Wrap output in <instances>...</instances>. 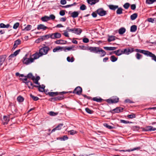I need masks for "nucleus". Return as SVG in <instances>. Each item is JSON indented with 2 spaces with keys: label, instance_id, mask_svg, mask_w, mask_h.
I'll return each instance as SVG.
<instances>
[{
  "label": "nucleus",
  "instance_id": "f704fd0d",
  "mask_svg": "<svg viewBox=\"0 0 156 156\" xmlns=\"http://www.w3.org/2000/svg\"><path fill=\"white\" fill-rule=\"evenodd\" d=\"M111 61L113 62L116 61L118 59V58L115 57L114 55H112L110 58Z\"/></svg>",
  "mask_w": 156,
  "mask_h": 156
},
{
  "label": "nucleus",
  "instance_id": "13d9d810",
  "mask_svg": "<svg viewBox=\"0 0 156 156\" xmlns=\"http://www.w3.org/2000/svg\"><path fill=\"white\" fill-rule=\"evenodd\" d=\"M126 30H118V33L120 35H122L126 32Z\"/></svg>",
  "mask_w": 156,
  "mask_h": 156
},
{
  "label": "nucleus",
  "instance_id": "393cba45",
  "mask_svg": "<svg viewBox=\"0 0 156 156\" xmlns=\"http://www.w3.org/2000/svg\"><path fill=\"white\" fill-rule=\"evenodd\" d=\"M104 48L107 50H115L117 48L115 47H104Z\"/></svg>",
  "mask_w": 156,
  "mask_h": 156
},
{
  "label": "nucleus",
  "instance_id": "ddd939ff",
  "mask_svg": "<svg viewBox=\"0 0 156 156\" xmlns=\"http://www.w3.org/2000/svg\"><path fill=\"white\" fill-rule=\"evenodd\" d=\"M114 54H115L117 56H120L123 54V49H119L117 50L113 51Z\"/></svg>",
  "mask_w": 156,
  "mask_h": 156
},
{
  "label": "nucleus",
  "instance_id": "cd10ccee",
  "mask_svg": "<svg viewBox=\"0 0 156 156\" xmlns=\"http://www.w3.org/2000/svg\"><path fill=\"white\" fill-rule=\"evenodd\" d=\"M79 13L77 11L73 12L71 14V16L73 18H76L78 17Z\"/></svg>",
  "mask_w": 156,
  "mask_h": 156
},
{
  "label": "nucleus",
  "instance_id": "b1692460",
  "mask_svg": "<svg viewBox=\"0 0 156 156\" xmlns=\"http://www.w3.org/2000/svg\"><path fill=\"white\" fill-rule=\"evenodd\" d=\"M33 55L34 56V58H33L34 59V60L37 59L39 57L42 56V55H41V54H39V53L36 52Z\"/></svg>",
  "mask_w": 156,
  "mask_h": 156
},
{
  "label": "nucleus",
  "instance_id": "473e14b6",
  "mask_svg": "<svg viewBox=\"0 0 156 156\" xmlns=\"http://www.w3.org/2000/svg\"><path fill=\"white\" fill-rule=\"evenodd\" d=\"M122 9L121 8H117V9L116 11V14H121L122 13Z\"/></svg>",
  "mask_w": 156,
  "mask_h": 156
},
{
  "label": "nucleus",
  "instance_id": "72a5a7b5",
  "mask_svg": "<svg viewBox=\"0 0 156 156\" xmlns=\"http://www.w3.org/2000/svg\"><path fill=\"white\" fill-rule=\"evenodd\" d=\"M137 14L135 13L130 16V19L132 20H135L137 17Z\"/></svg>",
  "mask_w": 156,
  "mask_h": 156
},
{
  "label": "nucleus",
  "instance_id": "bb28decb",
  "mask_svg": "<svg viewBox=\"0 0 156 156\" xmlns=\"http://www.w3.org/2000/svg\"><path fill=\"white\" fill-rule=\"evenodd\" d=\"M37 29H48L47 27L44 26L43 24H40L38 25L37 27Z\"/></svg>",
  "mask_w": 156,
  "mask_h": 156
},
{
  "label": "nucleus",
  "instance_id": "e433bc0d",
  "mask_svg": "<svg viewBox=\"0 0 156 156\" xmlns=\"http://www.w3.org/2000/svg\"><path fill=\"white\" fill-rule=\"evenodd\" d=\"M51 34H49L48 35H45L41 36V37H42L43 40H45V39H47L49 38V37H50Z\"/></svg>",
  "mask_w": 156,
  "mask_h": 156
},
{
  "label": "nucleus",
  "instance_id": "a18cd8bd",
  "mask_svg": "<svg viewBox=\"0 0 156 156\" xmlns=\"http://www.w3.org/2000/svg\"><path fill=\"white\" fill-rule=\"evenodd\" d=\"M130 6V4L129 3H125L123 5L124 8L126 9H127Z\"/></svg>",
  "mask_w": 156,
  "mask_h": 156
},
{
  "label": "nucleus",
  "instance_id": "bf43d9fd",
  "mask_svg": "<svg viewBox=\"0 0 156 156\" xmlns=\"http://www.w3.org/2000/svg\"><path fill=\"white\" fill-rule=\"evenodd\" d=\"M20 51V50L19 49L15 51L13 53L14 55H15V56H16L17 55H18Z\"/></svg>",
  "mask_w": 156,
  "mask_h": 156
},
{
  "label": "nucleus",
  "instance_id": "f03ea898",
  "mask_svg": "<svg viewBox=\"0 0 156 156\" xmlns=\"http://www.w3.org/2000/svg\"><path fill=\"white\" fill-rule=\"evenodd\" d=\"M135 51L138 52L142 53L147 56H149L152 59L156 62V56L154 54L148 51L136 49Z\"/></svg>",
  "mask_w": 156,
  "mask_h": 156
},
{
  "label": "nucleus",
  "instance_id": "e2e57ef3",
  "mask_svg": "<svg viewBox=\"0 0 156 156\" xmlns=\"http://www.w3.org/2000/svg\"><path fill=\"white\" fill-rule=\"evenodd\" d=\"M128 55L134 51L133 48H132L131 49L128 48Z\"/></svg>",
  "mask_w": 156,
  "mask_h": 156
},
{
  "label": "nucleus",
  "instance_id": "2f4dec72",
  "mask_svg": "<svg viewBox=\"0 0 156 156\" xmlns=\"http://www.w3.org/2000/svg\"><path fill=\"white\" fill-rule=\"evenodd\" d=\"M17 100L19 102H22L23 101L24 98L23 97L19 96L17 98Z\"/></svg>",
  "mask_w": 156,
  "mask_h": 156
},
{
  "label": "nucleus",
  "instance_id": "9d476101",
  "mask_svg": "<svg viewBox=\"0 0 156 156\" xmlns=\"http://www.w3.org/2000/svg\"><path fill=\"white\" fill-rule=\"evenodd\" d=\"M143 131H148L156 130V128H154L151 126H147L145 128H141Z\"/></svg>",
  "mask_w": 156,
  "mask_h": 156
},
{
  "label": "nucleus",
  "instance_id": "a211bd4d",
  "mask_svg": "<svg viewBox=\"0 0 156 156\" xmlns=\"http://www.w3.org/2000/svg\"><path fill=\"white\" fill-rule=\"evenodd\" d=\"M108 7L110 9L113 11H115L116 9L118 8V6L113 5H108Z\"/></svg>",
  "mask_w": 156,
  "mask_h": 156
},
{
  "label": "nucleus",
  "instance_id": "8fccbe9b",
  "mask_svg": "<svg viewBox=\"0 0 156 156\" xmlns=\"http://www.w3.org/2000/svg\"><path fill=\"white\" fill-rule=\"evenodd\" d=\"M43 41V40L42 37L41 36L35 41V42L38 43L42 41Z\"/></svg>",
  "mask_w": 156,
  "mask_h": 156
},
{
  "label": "nucleus",
  "instance_id": "7ed1b4c3",
  "mask_svg": "<svg viewBox=\"0 0 156 156\" xmlns=\"http://www.w3.org/2000/svg\"><path fill=\"white\" fill-rule=\"evenodd\" d=\"M27 55H26L22 59V62L23 63L26 65H28L34 61V59L32 58H27Z\"/></svg>",
  "mask_w": 156,
  "mask_h": 156
},
{
  "label": "nucleus",
  "instance_id": "6e6d98bb",
  "mask_svg": "<svg viewBox=\"0 0 156 156\" xmlns=\"http://www.w3.org/2000/svg\"><path fill=\"white\" fill-rule=\"evenodd\" d=\"M19 25H20L19 23H18V22H17L14 24L13 26V28L14 29H16L19 26Z\"/></svg>",
  "mask_w": 156,
  "mask_h": 156
},
{
  "label": "nucleus",
  "instance_id": "69168bd1",
  "mask_svg": "<svg viewBox=\"0 0 156 156\" xmlns=\"http://www.w3.org/2000/svg\"><path fill=\"white\" fill-rule=\"evenodd\" d=\"M127 50L128 48H125L123 49L124 54H125L126 55H128Z\"/></svg>",
  "mask_w": 156,
  "mask_h": 156
},
{
  "label": "nucleus",
  "instance_id": "79ce46f5",
  "mask_svg": "<svg viewBox=\"0 0 156 156\" xmlns=\"http://www.w3.org/2000/svg\"><path fill=\"white\" fill-rule=\"evenodd\" d=\"M86 111L88 113L90 114H92L94 111L93 110H90L89 108H86L85 109Z\"/></svg>",
  "mask_w": 156,
  "mask_h": 156
},
{
  "label": "nucleus",
  "instance_id": "5fc2aeb1",
  "mask_svg": "<svg viewBox=\"0 0 156 156\" xmlns=\"http://www.w3.org/2000/svg\"><path fill=\"white\" fill-rule=\"evenodd\" d=\"M63 125V124H60L55 127L56 128L57 130H59L62 128V127Z\"/></svg>",
  "mask_w": 156,
  "mask_h": 156
},
{
  "label": "nucleus",
  "instance_id": "6e6552de",
  "mask_svg": "<svg viewBox=\"0 0 156 156\" xmlns=\"http://www.w3.org/2000/svg\"><path fill=\"white\" fill-rule=\"evenodd\" d=\"M82 91V88L78 86L76 87L74 90L73 92V93L76 94L77 95H80Z\"/></svg>",
  "mask_w": 156,
  "mask_h": 156
},
{
  "label": "nucleus",
  "instance_id": "49530a36",
  "mask_svg": "<svg viewBox=\"0 0 156 156\" xmlns=\"http://www.w3.org/2000/svg\"><path fill=\"white\" fill-rule=\"evenodd\" d=\"M120 122L121 123H124V124H128V123H132V122L128 121H126L124 120L121 119L120 120Z\"/></svg>",
  "mask_w": 156,
  "mask_h": 156
},
{
  "label": "nucleus",
  "instance_id": "f8f14e48",
  "mask_svg": "<svg viewBox=\"0 0 156 156\" xmlns=\"http://www.w3.org/2000/svg\"><path fill=\"white\" fill-rule=\"evenodd\" d=\"M63 49H64V47H61L59 46H57L53 49V51L54 52H58L63 50Z\"/></svg>",
  "mask_w": 156,
  "mask_h": 156
},
{
  "label": "nucleus",
  "instance_id": "338daca9",
  "mask_svg": "<svg viewBox=\"0 0 156 156\" xmlns=\"http://www.w3.org/2000/svg\"><path fill=\"white\" fill-rule=\"evenodd\" d=\"M65 11L63 10L59 12L60 15L61 16H63L65 15Z\"/></svg>",
  "mask_w": 156,
  "mask_h": 156
},
{
  "label": "nucleus",
  "instance_id": "58836bf2",
  "mask_svg": "<svg viewBox=\"0 0 156 156\" xmlns=\"http://www.w3.org/2000/svg\"><path fill=\"white\" fill-rule=\"evenodd\" d=\"M30 97L34 101H37L39 100V98L37 96H35L32 94H30Z\"/></svg>",
  "mask_w": 156,
  "mask_h": 156
},
{
  "label": "nucleus",
  "instance_id": "680f3d73",
  "mask_svg": "<svg viewBox=\"0 0 156 156\" xmlns=\"http://www.w3.org/2000/svg\"><path fill=\"white\" fill-rule=\"evenodd\" d=\"M49 20L51 19L53 20L55 19V16L54 15L51 14L50 15V16L49 17Z\"/></svg>",
  "mask_w": 156,
  "mask_h": 156
},
{
  "label": "nucleus",
  "instance_id": "1a4fd4ad",
  "mask_svg": "<svg viewBox=\"0 0 156 156\" xmlns=\"http://www.w3.org/2000/svg\"><path fill=\"white\" fill-rule=\"evenodd\" d=\"M50 38L52 39L59 38L61 37V34L60 33L55 32L54 33L51 34Z\"/></svg>",
  "mask_w": 156,
  "mask_h": 156
},
{
  "label": "nucleus",
  "instance_id": "052dcab7",
  "mask_svg": "<svg viewBox=\"0 0 156 156\" xmlns=\"http://www.w3.org/2000/svg\"><path fill=\"white\" fill-rule=\"evenodd\" d=\"M62 34L66 37H69L67 31H64V32Z\"/></svg>",
  "mask_w": 156,
  "mask_h": 156
},
{
  "label": "nucleus",
  "instance_id": "37998d69",
  "mask_svg": "<svg viewBox=\"0 0 156 156\" xmlns=\"http://www.w3.org/2000/svg\"><path fill=\"white\" fill-rule=\"evenodd\" d=\"M140 127L138 126H133L132 127V129L134 131H138Z\"/></svg>",
  "mask_w": 156,
  "mask_h": 156
},
{
  "label": "nucleus",
  "instance_id": "f3484780",
  "mask_svg": "<svg viewBox=\"0 0 156 156\" xmlns=\"http://www.w3.org/2000/svg\"><path fill=\"white\" fill-rule=\"evenodd\" d=\"M42 87H41V85H39L38 86H34V87H38V90L40 92H43L44 90V88L45 87V86L43 85H42Z\"/></svg>",
  "mask_w": 156,
  "mask_h": 156
},
{
  "label": "nucleus",
  "instance_id": "2eb2a0df",
  "mask_svg": "<svg viewBox=\"0 0 156 156\" xmlns=\"http://www.w3.org/2000/svg\"><path fill=\"white\" fill-rule=\"evenodd\" d=\"M0 27L2 28H12V27L9 24H7L5 25L3 23H1L0 24Z\"/></svg>",
  "mask_w": 156,
  "mask_h": 156
},
{
  "label": "nucleus",
  "instance_id": "aec40b11",
  "mask_svg": "<svg viewBox=\"0 0 156 156\" xmlns=\"http://www.w3.org/2000/svg\"><path fill=\"white\" fill-rule=\"evenodd\" d=\"M64 49H63V50L65 52H66L67 51H70V50H74V49H73L74 47V46L72 45L70 47H64Z\"/></svg>",
  "mask_w": 156,
  "mask_h": 156
},
{
  "label": "nucleus",
  "instance_id": "3c124183",
  "mask_svg": "<svg viewBox=\"0 0 156 156\" xmlns=\"http://www.w3.org/2000/svg\"><path fill=\"white\" fill-rule=\"evenodd\" d=\"M69 133L71 135H73L77 133V132L74 130H72L69 131Z\"/></svg>",
  "mask_w": 156,
  "mask_h": 156
},
{
  "label": "nucleus",
  "instance_id": "0eeeda50",
  "mask_svg": "<svg viewBox=\"0 0 156 156\" xmlns=\"http://www.w3.org/2000/svg\"><path fill=\"white\" fill-rule=\"evenodd\" d=\"M96 12L98 14L99 16H103L107 14L106 11L104 10L102 8H100L98 9L96 11Z\"/></svg>",
  "mask_w": 156,
  "mask_h": 156
},
{
  "label": "nucleus",
  "instance_id": "9b49d317",
  "mask_svg": "<svg viewBox=\"0 0 156 156\" xmlns=\"http://www.w3.org/2000/svg\"><path fill=\"white\" fill-rule=\"evenodd\" d=\"M141 149V147H137L135 148H134L132 149H128L126 150H119L120 152H130L132 151H133L135 150H138ZM117 151H118V150H116Z\"/></svg>",
  "mask_w": 156,
  "mask_h": 156
},
{
  "label": "nucleus",
  "instance_id": "09e8293b",
  "mask_svg": "<svg viewBox=\"0 0 156 156\" xmlns=\"http://www.w3.org/2000/svg\"><path fill=\"white\" fill-rule=\"evenodd\" d=\"M104 125L105 126L109 129H112L113 128V127L108 125L107 123H104Z\"/></svg>",
  "mask_w": 156,
  "mask_h": 156
},
{
  "label": "nucleus",
  "instance_id": "39448f33",
  "mask_svg": "<svg viewBox=\"0 0 156 156\" xmlns=\"http://www.w3.org/2000/svg\"><path fill=\"white\" fill-rule=\"evenodd\" d=\"M119 98L117 96H115L111 99H107L106 101L109 104L116 103L119 102Z\"/></svg>",
  "mask_w": 156,
  "mask_h": 156
},
{
  "label": "nucleus",
  "instance_id": "4468645a",
  "mask_svg": "<svg viewBox=\"0 0 156 156\" xmlns=\"http://www.w3.org/2000/svg\"><path fill=\"white\" fill-rule=\"evenodd\" d=\"M67 41L62 40H57L55 41V43L57 44H66Z\"/></svg>",
  "mask_w": 156,
  "mask_h": 156
},
{
  "label": "nucleus",
  "instance_id": "4c0bfd02",
  "mask_svg": "<svg viewBox=\"0 0 156 156\" xmlns=\"http://www.w3.org/2000/svg\"><path fill=\"white\" fill-rule=\"evenodd\" d=\"M156 2V0H146V3L148 4H151Z\"/></svg>",
  "mask_w": 156,
  "mask_h": 156
},
{
  "label": "nucleus",
  "instance_id": "c03bdc74",
  "mask_svg": "<svg viewBox=\"0 0 156 156\" xmlns=\"http://www.w3.org/2000/svg\"><path fill=\"white\" fill-rule=\"evenodd\" d=\"M68 139V137L66 135L62 137H60L59 139L61 141H64L67 140Z\"/></svg>",
  "mask_w": 156,
  "mask_h": 156
},
{
  "label": "nucleus",
  "instance_id": "4d7b16f0",
  "mask_svg": "<svg viewBox=\"0 0 156 156\" xmlns=\"http://www.w3.org/2000/svg\"><path fill=\"white\" fill-rule=\"evenodd\" d=\"M21 42V41L20 39H18L14 42V43L16 44V45H18L20 44Z\"/></svg>",
  "mask_w": 156,
  "mask_h": 156
},
{
  "label": "nucleus",
  "instance_id": "a878e982",
  "mask_svg": "<svg viewBox=\"0 0 156 156\" xmlns=\"http://www.w3.org/2000/svg\"><path fill=\"white\" fill-rule=\"evenodd\" d=\"M47 94H48L50 96L53 97L58 95V93L57 92H48Z\"/></svg>",
  "mask_w": 156,
  "mask_h": 156
},
{
  "label": "nucleus",
  "instance_id": "7c9ffc66",
  "mask_svg": "<svg viewBox=\"0 0 156 156\" xmlns=\"http://www.w3.org/2000/svg\"><path fill=\"white\" fill-rule=\"evenodd\" d=\"M41 20L43 22H46L49 20V18L47 16L42 17L41 19Z\"/></svg>",
  "mask_w": 156,
  "mask_h": 156
},
{
  "label": "nucleus",
  "instance_id": "0e129e2a",
  "mask_svg": "<svg viewBox=\"0 0 156 156\" xmlns=\"http://www.w3.org/2000/svg\"><path fill=\"white\" fill-rule=\"evenodd\" d=\"M83 41L84 43H87L89 42V40L87 38H84L83 39Z\"/></svg>",
  "mask_w": 156,
  "mask_h": 156
},
{
  "label": "nucleus",
  "instance_id": "6ab92c4d",
  "mask_svg": "<svg viewBox=\"0 0 156 156\" xmlns=\"http://www.w3.org/2000/svg\"><path fill=\"white\" fill-rule=\"evenodd\" d=\"M6 57V56L5 55L0 56V63L2 64L5 60Z\"/></svg>",
  "mask_w": 156,
  "mask_h": 156
},
{
  "label": "nucleus",
  "instance_id": "4be33fe9",
  "mask_svg": "<svg viewBox=\"0 0 156 156\" xmlns=\"http://www.w3.org/2000/svg\"><path fill=\"white\" fill-rule=\"evenodd\" d=\"M115 37L112 35H108V42H110L112 41L115 40Z\"/></svg>",
  "mask_w": 156,
  "mask_h": 156
},
{
  "label": "nucleus",
  "instance_id": "20e7f679",
  "mask_svg": "<svg viewBox=\"0 0 156 156\" xmlns=\"http://www.w3.org/2000/svg\"><path fill=\"white\" fill-rule=\"evenodd\" d=\"M49 50V48L47 46L43 47L40 49L39 54H41V55H46L47 54L48 51Z\"/></svg>",
  "mask_w": 156,
  "mask_h": 156
},
{
  "label": "nucleus",
  "instance_id": "de8ad7c7",
  "mask_svg": "<svg viewBox=\"0 0 156 156\" xmlns=\"http://www.w3.org/2000/svg\"><path fill=\"white\" fill-rule=\"evenodd\" d=\"M58 114V112H49V115L51 116H55Z\"/></svg>",
  "mask_w": 156,
  "mask_h": 156
},
{
  "label": "nucleus",
  "instance_id": "423d86ee",
  "mask_svg": "<svg viewBox=\"0 0 156 156\" xmlns=\"http://www.w3.org/2000/svg\"><path fill=\"white\" fill-rule=\"evenodd\" d=\"M124 108L121 107H117L115 108L114 109L110 111V112L112 114L115 113H119L122 112L123 111Z\"/></svg>",
  "mask_w": 156,
  "mask_h": 156
},
{
  "label": "nucleus",
  "instance_id": "ea45409f",
  "mask_svg": "<svg viewBox=\"0 0 156 156\" xmlns=\"http://www.w3.org/2000/svg\"><path fill=\"white\" fill-rule=\"evenodd\" d=\"M67 60L69 62H73L74 60V59L73 57H72L71 58L69 56L67 58Z\"/></svg>",
  "mask_w": 156,
  "mask_h": 156
},
{
  "label": "nucleus",
  "instance_id": "412c9836",
  "mask_svg": "<svg viewBox=\"0 0 156 156\" xmlns=\"http://www.w3.org/2000/svg\"><path fill=\"white\" fill-rule=\"evenodd\" d=\"M69 31H71L72 33L75 34H80L82 31V30H69Z\"/></svg>",
  "mask_w": 156,
  "mask_h": 156
},
{
  "label": "nucleus",
  "instance_id": "864d4df0",
  "mask_svg": "<svg viewBox=\"0 0 156 156\" xmlns=\"http://www.w3.org/2000/svg\"><path fill=\"white\" fill-rule=\"evenodd\" d=\"M87 7L84 4L82 5L80 7V9L81 10H84L86 9Z\"/></svg>",
  "mask_w": 156,
  "mask_h": 156
},
{
  "label": "nucleus",
  "instance_id": "603ef678",
  "mask_svg": "<svg viewBox=\"0 0 156 156\" xmlns=\"http://www.w3.org/2000/svg\"><path fill=\"white\" fill-rule=\"evenodd\" d=\"M127 117L129 119H133L136 117V115L134 114L128 115Z\"/></svg>",
  "mask_w": 156,
  "mask_h": 156
},
{
  "label": "nucleus",
  "instance_id": "774afa93",
  "mask_svg": "<svg viewBox=\"0 0 156 156\" xmlns=\"http://www.w3.org/2000/svg\"><path fill=\"white\" fill-rule=\"evenodd\" d=\"M136 8V5L135 4H132L131 5V9L133 10H134Z\"/></svg>",
  "mask_w": 156,
  "mask_h": 156
},
{
  "label": "nucleus",
  "instance_id": "a19ab883",
  "mask_svg": "<svg viewBox=\"0 0 156 156\" xmlns=\"http://www.w3.org/2000/svg\"><path fill=\"white\" fill-rule=\"evenodd\" d=\"M135 56L137 59L139 60L142 58V55L139 53H137L136 54Z\"/></svg>",
  "mask_w": 156,
  "mask_h": 156
},
{
  "label": "nucleus",
  "instance_id": "c9c22d12",
  "mask_svg": "<svg viewBox=\"0 0 156 156\" xmlns=\"http://www.w3.org/2000/svg\"><path fill=\"white\" fill-rule=\"evenodd\" d=\"M147 21L149 22L152 23H155L156 22V18H148L147 19Z\"/></svg>",
  "mask_w": 156,
  "mask_h": 156
},
{
  "label": "nucleus",
  "instance_id": "5701e85b",
  "mask_svg": "<svg viewBox=\"0 0 156 156\" xmlns=\"http://www.w3.org/2000/svg\"><path fill=\"white\" fill-rule=\"evenodd\" d=\"M99 1V0H87L88 3L91 5L95 4Z\"/></svg>",
  "mask_w": 156,
  "mask_h": 156
},
{
  "label": "nucleus",
  "instance_id": "c756f323",
  "mask_svg": "<svg viewBox=\"0 0 156 156\" xmlns=\"http://www.w3.org/2000/svg\"><path fill=\"white\" fill-rule=\"evenodd\" d=\"M25 77H27L28 78H30L32 80H33L34 79V76L33 75L32 73H29L27 76H25Z\"/></svg>",
  "mask_w": 156,
  "mask_h": 156
},
{
  "label": "nucleus",
  "instance_id": "c85d7f7f",
  "mask_svg": "<svg viewBox=\"0 0 156 156\" xmlns=\"http://www.w3.org/2000/svg\"><path fill=\"white\" fill-rule=\"evenodd\" d=\"M92 100L94 101H96L97 102H101L103 101V99L101 98H98L97 97H94L92 99Z\"/></svg>",
  "mask_w": 156,
  "mask_h": 156
},
{
  "label": "nucleus",
  "instance_id": "dca6fc26",
  "mask_svg": "<svg viewBox=\"0 0 156 156\" xmlns=\"http://www.w3.org/2000/svg\"><path fill=\"white\" fill-rule=\"evenodd\" d=\"M9 117L8 116H3V124L5 125L7 124L9 121Z\"/></svg>",
  "mask_w": 156,
  "mask_h": 156
},
{
  "label": "nucleus",
  "instance_id": "f257e3e1",
  "mask_svg": "<svg viewBox=\"0 0 156 156\" xmlns=\"http://www.w3.org/2000/svg\"><path fill=\"white\" fill-rule=\"evenodd\" d=\"M90 51L95 53H100L101 52L100 55L101 57L104 56L106 54V52L101 48L98 47H90L88 48Z\"/></svg>",
  "mask_w": 156,
  "mask_h": 156
}]
</instances>
